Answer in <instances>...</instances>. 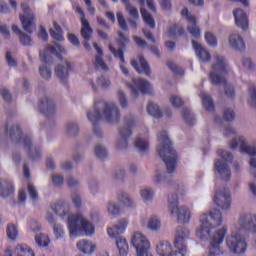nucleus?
Wrapping results in <instances>:
<instances>
[{"instance_id": "nucleus-1", "label": "nucleus", "mask_w": 256, "mask_h": 256, "mask_svg": "<svg viewBox=\"0 0 256 256\" xmlns=\"http://www.w3.org/2000/svg\"><path fill=\"white\" fill-rule=\"evenodd\" d=\"M223 223V216L220 210H213L209 214H202L200 216V227L196 230V236L202 241H209L208 256H222L223 241L227 235V227H219Z\"/></svg>"}, {"instance_id": "nucleus-2", "label": "nucleus", "mask_w": 256, "mask_h": 256, "mask_svg": "<svg viewBox=\"0 0 256 256\" xmlns=\"http://www.w3.org/2000/svg\"><path fill=\"white\" fill-rule=\"evenodd\" d=\"M87 119L92 123L94 135L101 139L103 137V130L99 126L100 121H107V123H119L121 113L116 103L98 100L94 103V110L87 112Z\"/></svg>"}, {"instance_id": "nucleus-3", "label": "nucleus", "mask_w": 256, "mask_h": 256, "mask_svg": "<svg viewBox=\"0 0 256 256\" xmlns=\"http://www.w3.org/2000/svg\"><path fill=\"white\" fill-rule=\"evenodd\" d=\"M51 209L62 219L68 217V229L70 237H79V235L82 233H85V235H93V233H95V226H93V224H91L89 221L85 220L83 215L76 214L69 216L70 206L68 203L58 201L51 206Z\"/></svg>"}, {"instance_id": "nucleus-4", "label": "nucleus", "mask_w": 256, "mask_h": 256, "mask_svg": "<svg viewBox=\"0 0 256 256\" xmlns=\"http://www.w3.org/2000/svg\"><path fill=\"white\" fill-rule=\"evenodd\" d=\"M191 232L187 228H180L176 231L174 248L169 242H159L156 246V253L160 256H185L187 255V239Z\"/></svg>"}, {"instance_id": "nucleus-5", "label": "nucleus", "mask_w": 256, "mask_h": 256, "mask_svg": "<svg viewBox=\"0 0 256 256\" xmlns=\"http://www.w3.org/2000/svg\"><path fill=\"white\" fill-rule=\"evenodd\" d=\"M157 151L166 165L168 173H174L177 169V152L173 149V144L166 131L157 134Z\"/></svg>"}, {"instance_id": "nucleus-6", "label": "nucleus", "mask_w": 256, "mask_h": 256, "mask_svg": "<svg viewBox=\"0 0 256 256\" xmlns=\"http://www.w3.org/2000/svg\"><path fill=\"white\" fill-rule=\"evenodd\" d=\"M4 129L7 135H9L11 141L23 145V147L27 150L29 159H31V161H39V159H41V149L33 146L31 136L21 135V128H19V125L9 126V124H5Z\"/></svg>"}, {"instance_id": "nucleus-7", "label": "nucleus", "mask_w": 256, "mask_h": 256, "mask_svg": "<svg viewBox=\"0 0 256 256\" xmlns=\"http://www.w3.org/2000/svg\"><path fill=\"white\" fill-rule=\"evenodd\" d=\"M225 73H227V61L225 57L216 54L215 62L210 72V81L212 85H224V91L227 97H235V88L231 84H227L225 77H223Z\"/></svg>"}, {"instance_id": "nucleus-8", "label": "nucleus", "mask_w": 256, "mask_h": 256, "mask_svg": "<svg viewBox=\"0 0 256 256\" xmlns=\"http://www.w3.org/2000/svg\"><path fill=\"white\" fill-rule=\"evenodd\" d=\"M249 236L242 232L235 224L232 232L226 238V245L230 253L241 255L247 251V238Z\"/></svg>"}, {"instance_id": "nucleus-9", "label": "nucleus", "mask_w": 256, "mask_h": 256, "mask_svg": "<svg viewBox=\"0 0 256 256\" xmlns=\"http://www.w3.org/2000/svg\"><path fill=\"white\" fill-rule=\"evenodd\" d=\"M135 125H137V119L133 114H128L124 117V126L119 129L118 138L116 140V147L120 149V151L129 147V137L133 135L131 128L135 127Z\"/></svg>"}, {"instance_id": "nucleus-10", "label": "nucleus", "mask_w": 256, "mask_h": 256, "mask_svg": "<svg viewBox=\"0 0 256 256\" xmlns=\"http://www.w3.org/2000/svg\"><path fill=\"white\" fill-rule=\"evenodd\" d=\"M168 210L170 214L177 217L179 223H189L191 221V210L186 206L179 207L177 194H171L168 197Z\"/></svg>"}, {"instance_id": "nucleus-11", "label": "nucleus", "mask_w": 256, "mask_h": 256, "mask_svg": "<svg viewBox=\"0 0 256 256\" xmlns=\"http://www.w3.org/2000/svg\"><path fill=\"white\" fill-rule=\"evenodd\" d=\"M217 153L221 159L215 162V169L222 181H229L231 179L229 163L233 161V154L227 150H218Z\"/></svg>"}, {"instance_id": "nucleus-12", "label": "nucleus", "mask_w": 256, "mask_h": 256, "mask_svg": "<svg viewBox=\"0 0 256 256\" xmlns=\"http://www.w3.org/2000/svg\"><path fill=\"white\" fill-rule=\"evenodd\" d=\"M131 243L133 247L136 249L137 256H153L151 254V242L143 233L135 232L132 235Z\"/></svg>"}, {"instance_id": "nucleus-13", "label": "nucleus", "mask_w": 256, "mask_h": 256, "mask_svg": "<svg viewBox=\"0 0 256 256\" xmlns=\"http://www.w3.org/2000/svg\"><path fill=\"white\" fill-rule=\"evenodd\" d=\"M234 225L245 235L249 236V233H256V214L243 213Z\"/></svg>"}, {"instance_id": "nucleus-14", "label": "nucleus", "mask_w": 256, "mask_h": 256, "mask_svg": "<svg viewBox=\"0 0 256 256\" xmlns=\"http://www.w3.org/2000/svg\"><path fill=\"white\" fill-rule=\"evenodd\" d=\"M181 15L183 19L187 21V31L194 37L195 39H199L201 37V28L197 26V18L193 13L189 11V9L184 8L181 11Z\"/></svg>"}, {"instance_id": "nucleus-15", "label": "nucleus", "mask_w": 256, "mask_h": 256, "mask_svg": "<svg viewBox=\"0 0 256 256\" xmlns=\"http://www.w3.org/2000/svg\"><path fill=\"white\" fill-rule=\"evenodd\" d=\"M131 91V95L134 98L139 97V93H142L143 95L147 93H151V84L145 79L141 78H133L132 84H127Z\"/></svg>"}, {"instance_id": "nucleus-16", "label": "nucleus", "mask_w": 256, "mask_h": 256, "mask_svg": "<svg viewBox=\"0 0 256 256\" xmlns=\"http://www.w3.org/2000/svg\"><path fill=\"white\" fill-rule=\"evenodd\" d=\"M214 203L220 207L222 211H229L231 209V193L229 189L223 188L217 190L214 195Z\"/></svg>"}, {"instance_id": "nucleus-17", "label": "nucleus", "mask_w": 256, "mask_h": 256, "mask_svg": "<svg viewBox=\"0 0 256 256\" xmlns=\"http://www.w3.org/2000/svg\"><path fill=\"white\" fill-rule=\"evenodd\" d=\"M21 7L24 11V14L20 15V21L22 23L23 29L27 33H33V25L35 19V16H33V11L26 3H22Z\"/></svg>"}, {"instance_id": "nucleus-18", "label": "nucleus", "mask_w": 256, "mask_h": 256, "mask_svg": "<svg viewBox=\"0 0 256 256\" xmlns=\"http://www.w3.org/2000/svg\"><path fill=\"white\" fill-rule=\"evenodd\" d=\"M59 53L65 54L67 53V50L59 43H55V46L48 45L44 51L40 52V61L49 63L51 61L49 55L60 57Z\"/></svg>"}, {"instance_id": "nucleus-19", "label": "nucleus", "mask_w": 256, "mask_h": 256, "mask_svg": "<svg viewBox=\"0 0 256 256\" xmlns=\"http://www.w3.org/2000/svg\"><path fill=\"white\" fill-rule=\"evenodd\" d=\"M233 16L235 18V23L237 27H240L243 31L249 29V16L241 8H237L233 11Z\"/></svg>"}, {"instance_id": "nucleus-20", "label": "nucleus", "mask_w": 256, "mask_h": 256, "mask_svg": "<svg viewBox=\"0 0 256 256\" xmlns=\"http://www.w3.org/2000/svg\"><path fill=\"white\" fill-rule=\"evenodd\" d=\"M93 47L96 50L93 62L94 67H96V69H100V71H109V66H107L105 60H103V49H101L96 42L93 43Z\"/></svg>"}, {"instance_id": "nucleus-21", "label": "nucleus", "mask_w": 256, "mask_h": 256, "mask_svg": "<svg viewBox=\"0 0 256 256\" xmlns=\"http://www.w3.org/2000/svg\"><path fill=\"white\" fill-rule=\"evenodd\" d=\"M138 59L139 63L135 59L131 60V65L134 67L135 71H137V73H143L144 75H151V68L147 63V60H145L142 55H139Z\"/></svg>"}, {"instance_id": "nucleus-22", "label": "nucleus", "mask_w": 256, "mask_h": 256, "mask_svg": "<svg viewBox=\"0 0 256 256\" xmlns=\"http://www.w3.org/2000/svg\"><path fill=\"white\" fill-rule=\"evenodd\" d=\"M39 110L44 115H53V113H55V101H53V99L49 98L48 96H44L40 100Z\"/></svg>"}, {"instance_id": "nucleus-23", "label": "nucleus", "mask_w": 256, "mask_h": 256, "mask_svg": "<svg viewBox=\"0 0 256 256\" xmlns=\"http://www.w3.org/2000/svg\"><path fill=\"white\" fill-rule=\"evenodd\" d=\"M71 73V63L65 61L59 64L55 69V75L60 79L62 83H65Z\"/></svg>"}, {"instance_id": "nucleus-24", "label": "nucleus", "mask_w": 256, "mask_h": 256, "mask_svg": "<svg viewBox=\"0 0 256 256\" xmlns=\"http://www.w3.org/2000/svg\"><path fill=\"white\" fill-rule=\"evenodd\" d=\"M139 153H147L149 151V134L139 135L134 143Z\"/></svg>"}, {"instance_id": "nucleus-25", "label": "nucleus", "mask_w": 256, "mask_h": 256, "mask_svg": "<svg viewBox=\"0 0 256 256\" xmlns=\"http://www.w3.org/2000/svg\"><path fill=\"white\" fill-rule=\"evenodd\" d=\"M229 45L236 51H243L245 49V42L239 33L233 32L229 36Z\"/></svg>"}, {"instance_id": "nucleus-26", "label": "nucleus", "mask_w": 256, "mask_h": 256, "mask_svg": "<svg viewBox=\"0 0 256 256\" xmlns=\"http://www.w3.org/2000/svg\"><path fill=\"white\" fill-rule=\"evenodd\" d=\"M76 245L77 249L85 255H91L95 253V249H97V246L93 242L85 239L78 241Z\"/></svg>"}, {"instance_id": "nucleus-27", "label": "nucleus", "mask_w": 256, "mask_h": 256, "mask_svg": "<svg viewBox=\"0 0 256 256\" xmlns=\"http://www.w3.org/2000/svg\"><path fill=\"white\" fill-rule=\"evenodd\" d=\"M192 47L195 49V53L197 57H199L200 61L204 63L207 61H211V54L199 44V42L192 40Z\"/></svg>"}, {"instance_id": "nucleus-28", "label": "nucleus", "mask_w": 256, "mask_h": 256, "mask_svg": "<svg viewBox=\"0 0 256 256\" xmlns=\"http://www.w3.org/2000/svg\"><path fill=\"white\" fill-rule=\"evenodd\" d=\"M117 200L120 202L122 207L127 209H135V200L127 192H119L117 194Z\"/></svg>"}, {"instance_id": "nucleus-29", "label": "nucleus", "mask_w": 256, "mask_h": 256, "mask_svg": "<svg viewBox=\"0 0 256 256\" xmlns=\"http://www.w3.org/2000/svg\"><path fill=\"white\" fill-rule=\"evenodd\" d=\"M13 193H15L13 183L11 181L0 179V197L5 199L7 197H11Z\"/></svg>"}, {"instance_id": "nucleus-30", "label": "nucleus", "mask_w": 256, "mask_h": 256, "mask_svg": "<svg viewBox=\"0 0 256 256\" xmlns=\"http://www.w3.org/2000/svg\"><path fill=\"white\" fill-rule=\"evenodd\" d=\"M127 225V220H120L113 228H108L109 237H117L118 235H121V233H125Z\"/></svg>"}, {"instance_id": "nucleus-31", "label": "nucleus", "mask_w": 256, "mask_h": 256, "mask_svg": "<svg viewBox=\"0 0 256 256\" xmlns=\"http://www.w3.org/2000/svg\"><path fill=\"white\" fill-rule=\"evenodd\" d=\"M109 49L111 51L112 54H114V57H116L117 59H120V69L122 71V73L124 75H129V70L127 69V67H125V56L123 55V50L118 49L116 50L113 46H109Z\"/></svg>"}, {"instance_id": "nucleus-32", "label": "nucleus", "mask_w": 256, "mask_h": 256, "mask_svg": "<svg viewBox=\"0 0 256 256\" xmlns=\"http://www.w3.org/2000/svg\"><path fill=\"white\" fill-rule=\"evenodd\" d=\"M106 211L110 217H119L121 215V205L117 202L110 201L106 204Z\"/></svg>"}, {"instance_id": "nucleus-33", "label": "nucleus", "mask_w": 256, "mask_h": 256, "mask_svg": "<svg viewBox=\"0 0 256 256\" xmlns=\"http://www.w3.org/2000/svg\"><path fill=\"white\" fill-rule=\"evenodd\" d=\"M12 31L19 36L20 43H22V45H33V40L31 39V36L21 32V29H19L17 25L12 26Z\"/></svg>"}, {"instance_id": "nucleus-34", "label": "nucleus", "mask_w": 256, "mask_h": 256, "mask_svg": "<svg viewBox=\"0 0 256 256\" xmlns=\"http://www.w3.org/2000/svg\"><path fill=\"white\" fill-rule=\"evenodd\" d=\"M81 36L83 37L84 41H90L91 35H93V29L91 28V24H89L88 20H83L81 22Z\"/></svg>"}, {"instance_id": "nucleus-35", "label": "nucleus", "mask_w": 256, "mask_h": 256, "mask_svg": "<svg viewBox=\"0 0 256 256\" xmlns=\"http://www.w3.org/2000/svg\"><path fill=\"white\" fill-rule=\"evenodd\" d=\"M200 97L202 99V105L206 111H215V104L209 94L201 92Z\"/></svg>"}, {"instance_id": "nucleus-36", "label": "nucleus", "mask_w": 256, "mask_h": 256, "mask_svg": "<svg viewBox=\"0 0 256 256\" xmlns=\"http://www.w3.org/2000/svg\"><path fill=\"white\" fill-rule=\"evenodd\" d=\"M155 185H169L171 180L167 177V173L157 170L153 179Z\"/></svg>"}, {"instance_id": "nucleus-37", "label": "nucleus", "mask_w": 256, "mask_h": 256, "mask_svg": "<svg viewBox=\"0 0 256 256\" xmlns=\"http://www.w3.org/2000/svg\"><path fill=\"white\" fill-rule=\"evenodd\" d=\"M149 231H159L161 229V220L157 216H150L146 224Z\"/></svg>"}, {"instance_id": "nucleus-38", "label": "nucleus", "mask_w": 256, "mask_h": 256, "mask_svg": "<svg viewBox=\"0 0 256 256\" xmlns=\"http://www.w3.org/2000/svg\"><path fill=\"white\" fill-rule=\"evenodd\" d=\"M155 195V192L151 188H142L140 190V197L143 201V203L149 204L153 201V197Z\"/></svg>"}, {"instance_id": "nucleus-39", "label": "nucleus", "mask_w": 256, "mask_h": 256, "mask_svg": "<svg viewBox=\"0 0 256 256\" xmlns=\"http://www.w3.org/2000/svg\"><path fill=\"white\" fill-rule=\"evenodd\" d=\"M147 112L155 119H161L163 117V111L160 110L159 105L150 102L147 106Z\"/></svg>"}, {"instance_id": "nucleus-40", "label": "nucleus", "mask_w": 256, "mask_h": 256, "mask_svg": "<svg viewBox=\"0 0 256 256\" xmlns=\"http://www.w3.org/2000/svg\"><path fill=\"white\" fill-rule=\"evenodd\" d=\"M116 247L121 256H126L127 251L129 250V245L127 244V240L123 237L116 238Z\"/></svg>"}, {"instance_id": "nucleus-41", "label": "nucleus", "mask_w": 256, "mask_h": 256, "mask_svg": "<svg viewBox=\"0 0 256 256\" xmlns=\"http://www.w3.org/2000/svg\"><path fill=\"white\" fill-rule=\"evenodd\" d=\"M16 253L18 256H35V252L26 244H19L16 246Z\"/></svg>"}, {"instance_id": "nucleus-42", "label": "nucleus", "mask_w": 256, "mask_h": 256, "mask_svg": "<svg viewBox=\"0 0 256 256\" xmlns=\"http://www.w3.org/2000/svg\"><path fill=\"white\" fill-rule=\"evenodd\" d=\"M65 133L68 137H75L79 133V125L75 122H68L65 125Z\"/></svg>"}, {"instance_id": "nucleus-43", "label": "nucleus", "mask_w": 256, "mask_h": 256, "mask_svg": "<svg viewBox=\"0 0 256 256\" xmlns=\"http://www.w3.org/2000/svg\"><path fill=\"white\" fill-rule=\"evenodd\" d=\"M140 13H141L146 25H149V27H151V29H155V19H153V16H151V14H149V12H147V9H145L143 6H141Z\"/></svg>"}, {"instance_id": "nucleus-44", "label": "nucleus", "mask_w": 256, "mask_h": 256, "mask_svg": "<svg viewBox=\"0 0 256 256\" xmlns=\"http://www.w3.org/2000/svg\"><path fill=\"white\" fill-rule=\"evenodd\" d=\"M50 35L55 41H63V30H61V26L57 22H54V28L50 29Z\"/></svg>"}, {"instance_id": "nucleus-45", "label": "nucleus", "mask_w": 256, "mask_h": 256, "mask_svg": "<svg viewBox=\"0 0 256 256\" xmlns=\"http://www.w3.org/2000/svg\"><path fill=\"white\" fill-rule=\"evenodd\" d=\"M6 234L10 241H16L17 237H19V231L17 230V226H15V224H8Z\"/></svg>"}, {"instance_id": "nucleus-46", "label": "nucleus", "mask_w": 256, "mask_h": 256, "mask_svg": "<svg viewBox=\"0 0 256 256\" xmlns=\"http://www.w3.org/2000/svg\"><path fill=\"white\" fill-rule=\"evenodd\" d=\"M35 241L38 247H47L49 243H51L49 236H47V234H44V233L37 234L35 236Z\"/></svg>"}, {"instance_id": "nucleus-47", "label": "nucleus", "mask_w": 256, "mask_h": 256, "mask_svg": "<svg viewBox=\"0 0 256 256\" xmlns=\"http://www.w3.org/2000/svg\"><path fill=\"white\" fill-rule=\"evenodd\" d=\"M183 119L187 125H195V115L188 108L183 109Z\"/></svg>"}, {"instance_id": "nucleus-48", "label": "nucleus", "mask_w": 256, "mask_h": 256, "mask_svg": "<svg viewBox=\"0 0 256 256\" xmlns=\"http://www.w3.org/2000/svg\"><path fill=\"white\" fill-rule=\"evenodd\" d=\"M94 153L98 159L107 158V148L103 144H97L94 148Z\"/></svg>"}, {"instance_id": "nucleus-49", "label": "nucleus", "mask_w": 256, "mask_h": 256, "mask_svg": "<svg viewBox=\"0 0 256 256\" xmlns=\"http://www.w3.org/2000/svg\"><path fill=\"white\" fill-rule=\"evenodd\" d=\"M185 30L180 25L174 24L169 28V37H177V35H183Z\"/></svg>"}, {"instance_id": "nucleus-50", "label": "nucleus", "mask_w": 256, "mask_h": 256, "mask_svg": "<svg viewBox=\"0 0 256 256\" xmlns=\"http://www.w3.org/2000/svg\"><path fill=\"white\" fill-rule=\"evenodd\" d=\"M27 191L32 201H37L39 199V192H37V188L31 183H28Z\"/></svg>"}, {"instance_id": "nucleus-51", "label": "nucleus", "mask_w": 256, "mask_h": 256, "mask_svg": "<svg viewBox=\"0 0 256 256\" xmlns=\"http://www.w3.org/2000/svg\"><path fill=\"white\" fill-rule=\"evenodd\" d=\"M51 181L54 187H61L65 181V178L63 177V175L52 174Z\"/></svg>"}, {"instance_id": "nucleus-52", "label": "nucleus", "mask_w": 256, "mask_h": 256, "mask_svg": "<svg viewBox=\"0 0 256 256\" xmlns=\"http://www.w3.org/2000/svg\"><path fill=\"white\" fill-rule=\"evenodd\" d=\"M39 71L43 79H45L46 81H49V79H51V68L47 67V65L40 66Z\"/></svg>"}, {"instance_id": "nucleus-53", "label": "nucleus", "mask_w": 256, "mask_h": 256, "mask_svg": "<svg viewBox=\"0 0 256 256\" xmlns=\"http://www.w3.org/2000/svg\"><path fill=\"white\" fill-rule=\"evenodd\" d=\"M97 85L102 87V89H109V87H111V80L105 76H100L97 79Z\"/></svg>"}, {"instance_id": "nucleus-54", "label": "nucleus", "mask_w": 256, "mask_h": 256, "mask_svg": "<svg viewBox=\"0 0 256 256\" xmlns=\"http://www.w3.org/2000/svg\"><path fill=\"white\" fill-rule=\"evenodd\" d=\"M205 39H206V43H208V45H210L211 47H216L217 37H215V35H213V33L206 32L205 33Z\"/></svg>"}, {"instance_id": "nucleus-55", "label": "nucleus", "mask_w": 256, "mask_h": 256, "mask_svg": "<svg viewBox=\"0 0 256 256\" xmlns=\"http://www.w3.org/2000/svg\"><path fill=\"white\" fill-rule=\"evenodd\" d=\"M247 190L252 199H256V180H250L247 184Z\"/></svg>"}, {"instance_id": "nucleus-56", "label": "nucleus", "mask_w": 256, "mask_h": 256, "mask_svg": "<svg viewBox=\"0 0 256 256\" xmlns=\"http://www.w3.org/2000/svg\"><path fill=\"white\" fill-rule=\"evenodd\" d=\"M54 235L56 239H61L65 237V230H63V226H61V224L54 225Z\"/></svg>"}, {"instance_id": "nucleus-57", "label": "nucleus", "mask_w": 256, "mask_h": 256, "mask_svg": "<svg viewBox=\"0 0 256 256\" xmlns=\"http://www.w3.org/2000/svg\"><path fill=\"white\" fill-rule=\"evenodd\" d=\"M116 17L121 29H123V31H127V21H125V17H123V13L117 12Z\"/></svg>"}, {"instance_id": "nucleus-58", "label": "nucleus", "mask_w": 256, "mask_h": 256, "mask_svg": "<svg viewBox=\"0 0 256 256\" xmlns=\"http://www.w3.org/2000/svg\"><path fill=\"white\" fill-rule=\"evenodd\" d=\"M223 117L225 121H233V119H235V112L231 108H226Z\"/></svg>"}, {"instance_id": "nucleus-59", "label": "nucleus", "mask_w": 256, "mask_h": 256, "mask_svg": "<svg viewBox=\"0 0 256 256\" xmlns=\"http://www.w3.org/2000/svg\"><path fill=\"white\" fill-rule=\"evenodd\" d=\"M126 11L133 17V19H139V11L133 5H127Z\"/></svg>"}, {"instance_id": "nucleus-60", "label": "nucleus", "mask_w": 256, "mask_h": 256, "mask_svg": "<svg viewBox=\"0 0 256 256\" xmlns=\"http://www.w3.org/2000/svg\"><path fill=\"white\" fill-rule=\"evenodd\" d=\"M117 97H118L121 107H123V109H125V107H127V97L125 96V93H123V91L120 90L117 93Z\"/></svg>"}, {"instance_id": "nucleus-61", "label": "nucleus", "mask_w": 256, "mask_h": 256, "mask_svg": "<svg viewBox=\"0 0 256 256\" xmlns=\"http://www.w3.org/2000/svg\"><path fill=\"white\" fill-rule=\"evenodd\" d=\"M167 67H169L176 75H183L184 73V71L173 62H168Z\"/></svg>"}, {"instance_id": "nucleus-62", "label": "nucleus", "mask_w": 256, "mask_h": 256, "mask_svg": "<svg viewBox=\"0 0 256 256\" xmlns=\"http://www.w3.org/2000/svg\"><path fill=\"white\" fill-rule=\"evenodd\" d=\"M170 103L173 105V107L179 108L181 105H183V100L179 98V96H171L170 97Z\"/></svg>"}, {"instance_id": "nucleus-63", "label": "nucleus", "mask_w": 256, "mask_h": 256, "mask_svg": "<svg viewBox=\"0 0 256 256\" xmlns=\"http://www.w3.org/2000/svg\"><path fill=\"white\" fill-rule=\"evenodd\" d=\"M71 199L75 207H81V195H79V193L77 192L72 193Z\"/></svg>"}, {"instance_id": "nucleus-64", "label": "nucleus", "mask_w": 256, "mask_h": 256, "mask_svg": "<svg viewBox=\"0 0 256 256\" xmlns=\"http://www.w3.org/2000/svg\"><path fill=\"white\" fill-rule=\"evenodd\" d=\"M6 61L10 67H17V60L14 59L11 52L6 53Z\"/></svg>"}]
</instances>
